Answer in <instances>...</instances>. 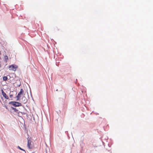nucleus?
<instances>
[{
  "mask_svg": "<svg viewBox=\"0 0 153 153\" xmlns=\"http://www.w3.org/2000/svg\"><path fill=\"white\" fill-rule=\"evenodd\" d=\"M18 68V66L17 65H12L9 66L8 68L10 70L15 71Z\"/></svg>",
  "mask_w": 153,
  "mask_h": 153,
  "instance_id": "obj_2",
  "label": "nucleus"
},
{
  "mask_svg": "<svg viewBox=\"0 0 153 153\" xmlns=\"http://www.w3.org/2000/svg\"><path fill=\"white\" fill-rule=\"evenodd\" d=\"M24 93V90L22 89H21L20 92L16 96L17 98V100H19L20 98V95L21 94Z\"/></svg>",
  "mask_w": 153,
  "mask_h": 153,
  "instance_id": "obj_4",
  "label": "nucleus"
},
{
  "mask_svg": "<svg viewBox=\"0 0 153 153\" xmlns=\"http://www.w3.org/2000/svg\"><path fill=\"white\" fill-rule=\"evenodd\" d=\"M7 76H4L3 77V79L4 80L6 81L7 80Z\"/></svg>",
  "mask_w": 153,
  "mask_h": 153,
  "instance_id": "obj_9",
  "label": "nucleus"
},
{
  "mask_svg": "<svg viewBox=\"0 0 153 153\" xmlns=\"http://www.w3.org/2000/svg\"><path fill=\"white\" fill-rule=\"evenodd\" d=\"M4 59L5 60V62H7L8 59V56L7 55L4 56Z\"/></svg>",
  "mask_w": 153,
  "mask_h": 153,
  "instance_id": "obj_7",
  "label": "nucleus"
},
{
  "mask_svg": "<svg viewBox=\"0 0 153 153\" xmlns=\"http://www.w3.org/2000/svg\"><path fill=\"white\" fill-rule=\"evenodd\" d=\"M9 104L12 105L15 107L19 106H22V104L19 102L15 101H11L9 102Z\"/></svg>",
  "mask_w": 153,
  "mask_h": 153,
  "instance_id": "obj_1",
  "label": "nucleus"
},
{
  "mask_svg": "<svg viewBox=\"0 0 153 153\" xmlns=\"http://www.w3.org/2000/svg\"><path fill=\"white\" fill-rule=\"evenodd\" d=\"M27 147L29 149H31L32 148L33 146L31 143V141L30 140V138L28 137L27 138Z\"/></svg>",
  "mask_w": 153,
  "mask_h": 153,
  "instance_id": "obj_3",
  "label": "nucleus"
},
{
  "mask_svg": "<svg viewBox=\"0 0 153 153\" xmlns=\"http://www.w3.org/2000/svg\"><path fill=\"white\" fill-rule=\"evenodd\" d=\"M18 148L19 149H20V150H22L23 151H24L26 153V152H25V150L22 149V148H21V147H20L19 146H18Z\"/></svg>",
  "mask_w": 153,
  "mask_h": 153,
  "instance_id": "obj_10",
  "label": "nucleus"
},
{
  "mask_svg": "<svg viewBox=\"0 0 153 153\" xmlns=\"http://www.w3.org/2000/svg\"><path fill=\"white\" fill-rule=\"evenodd\" d=\"M11 108L13 110H14V111L15 112H17V111H18V110H17L16 108L14 107H12Z\"/></svg>",
  "mask_w": 153,
  "mask_h": 153,
  "instance_id": "obj_8",
  "label": "nucleus"
},
{
  "mask_svg": "<svg viewBox=\"0 0 153 153\" xmlns=\"http://www.w3.org/2000/svg\"><path fill=\"white\" fill-rule=\"evenodd\" d=\"M21 102L24 104H25L27 102V100L25 97L24 96L22 98Z\"/></svg>",
  "mask_w": 153,
  "mask_h": 153,
  "instance_id": "obj_6",
  "label": "nucleus"
},
{
  "mask_svg": "<svg viewBox=\"0 0 153 153\" xmlns=\"http://www.w3.org/2000/svg\"><path fill=\"white\" fill-rule=\"evenodd\" d=\"M1 67V65L0 64V68Z\"/></svg>",
  "mask_w": 153,
  "mask_h": 153,
  "instance_id": "obj_12",
  "label": "nucleus"
},
{
  "mask_svg": "<svg viewBox=\"0 0 153 153\" xmlns=\"http://www.w3.org/2000/svg\"><path fill=\"white\" fill-rule=\"evenodd\" d=\"M1 91L2 94L3 96V97L5 98V99H8V97L6 95V93L2 89Z\"/></svg>",
  "mask_w": 153,
  "mask_h": 153,
  "instance_id": "obj_5",
  "label": "nucleus"
},
{
  "mask_svg": "<svg viewBox=\"0 0 153 153\" xmlns=\"http://www.w3.org/2000/svg\"><path fill=\"white\" fill-rule=\"evenodd\" d=\"M9 96L10 98H11L13 97V95L12 94H10Z\"/></svg>",
  "mask_w": 153,
  "mask_h": 153,
  "instance_id": "obj_11",
  "label": "nucleus"
}]
</instances>
